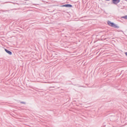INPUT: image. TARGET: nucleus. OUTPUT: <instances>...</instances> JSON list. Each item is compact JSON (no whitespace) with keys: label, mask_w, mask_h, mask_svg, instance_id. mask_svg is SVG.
<instances>
[{"label":"nucleus","mask_w":127,"mask_h":127,"mask_svg":"<svg viewBox=\"0 0 127 127\" xmlns=\"http://www.w3.org/2000/svg\"><path fill=\"white\" fill-rule=\"evenodd\" d=\"M62 7H72V6L70 4H66L61 6Z\"/></svg>","instance_id":"1"},{"label":"nucleus","mask_w":127,"mask_h":127,"mask_svg":"<svg viewBox=\"0 0 127 127\" xmlns=\"http://www.w3.org/2000/svg\"><path fill=\"white\" fill-rule=\"evenodd\" d=\"M112 2L113 3L116 4L119 2L120 1V0H112Z\"/></svg>","instance_id":"2"},{"label":"nucleus","mask_w":127,"mask_h":127,"mask_svg":"<svg viewBox=\"0 0 127 127\" xmlns=\"http://www.w3.org/2000/svg\"><path fill=\"white\" fill-rule=\"evenodd\" d=\"M107 23L108 24L109 26H110L111 27H113L114 25V24L113 23L111 22L110 21H108V22Z\"/></svg>","instance_id":"3"},{"label":"nucleus","mask_w":127,"mask_h":127,"mask_svg":"<svg viewBox=\"0 0 127 127\" xmlns=\"http://www.w3.org/2000/svg\"><path fill=\"white\" fill-rule=\"evenodd\" d=\"M5 51H6V52L8 53V54H9V55H11L12 54V53L10 51L8 50L5 49Z\"/></svg>","instance_id":"4"},{"label":"nucleus","mask_w":127,"mask_h":127,"mask_svg":"<svg viewBox=\"0 0 127 127\" xmlns=\"http://www.w3.org/2000/svg\"><path fill=\"white\" fill-rule=\"evenodd\" d=\"M113 27L117 29H118L119 28V27L118 26H117L115 24H114V25H113Z\"/></svg>","instance_id":"5"},{"label":"nucleus","mask_w":127,"mask_h":127,"mask_svg":"<svg viewBox=\"0 0 127 127\" xmlns=\"http://www.w3.org/2000/svg\"><path fill=\"white\" fill-rule=\"evenodd\" d=\"M122 18L127 19V15H126L125 16H123L122 17Z\"/></svg>","instance_id":"6"},{"label":"nucleus","mask_w":127,"mask_h":127,"mask_svg":"<svg viewBox=\"0 0 127 127\" xmlns=\"http://www.w3.org/2000/svg\"><path fill=\"white\" fill-rule=\"evenodd\" d=\"M21 103H22V104H25V102H21Z\"/></svg>","instance_id":"7"},{"label":"nucleus","mask_w":127,"mask_h":127,"mask_svg":"<svg viewBox=\"0 0 127 127\" xmlns=\"http://www.w3.org/2000/svg\"><path fill=\"white\" fill-rule=\"evenodd\" d=\"M125 54L127 56V52H126L125 53Z\"/></svg>","instance_id":"8"}]
</instances>
